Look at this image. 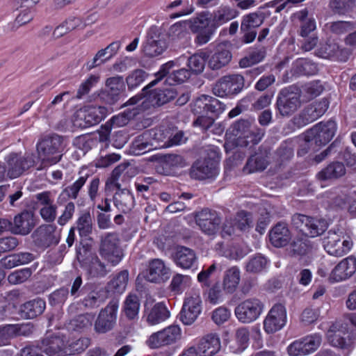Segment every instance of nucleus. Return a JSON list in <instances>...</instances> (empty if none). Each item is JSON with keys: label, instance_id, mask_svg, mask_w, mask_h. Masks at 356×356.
Wrapping results in <instances>:
<instances>
[{"label": "nucleus", "instance_id": "nucleus-1", "mask_svg": "<svg viewBox=\"0 0 356 356\" xmlns=\"http://www.w3.org/2000/svg\"><path fill=\"white\" fill-rule=\"evenodd\" d=\"M156 76L143 89L145 100L142 104L145 109L164 104L177 94L178 69L174 61L163 65Z\"/></svg>", "mask_w": 356, "mask_h": 356}, {"label": "nucleus", "instance_id": "nucleus-2", "mask_svg": "<svg viewBox=\"0 0 356 356\" xmlns=\"http://www.w3.org/2000/svg\"><path fill=\"white\" fill-rule=\"evenodd\" d=\"M236 10L227 6H221L213 13V18L210 19L204 13L200 14L197 17L189 20L179 21V28L184 26L193 33H197L195 41L199 44L208 42L218 27L236 17Z\"/></svg>", "mask_w": 356, "mask_h": 356}, {"label": "nucleus", "instance_id": "nucleus-3", "mask_svg": "<svg viewBox=\"0 0 356 356\" xmlns=\"http://www.w3.org/2000/svg\"><path fill=\"white\" fill-rule=\"evenodd\" d=\"M225 109V104L218 99L207 95H201L195 100L191 107L192 112L195 115H199L193 121V126L200 127L202 131H207Z\"/></svg>", "mask_w": 356, "mask_h": 356}, {"label": "nucleus", "instance_id": "nucleus-4", "mask_svg": "<svg viewBox=\"0 0 356 356\" xmlns=\"http://www.w3.org/2000/svg\"><path fill=\"white\" fill-rule=\"evenodd\" d=\"M64 149L62 137L52 135L43 138L37 145L40 159L44 165H51L58 163Z\"/></svg>", "mask_w": 356, "mask_h": 356}, {"label": "nucleus", "instance_id": "nucleus-5", "mask_svg": "<svg viewBox=\"0 0 356 356\" xmlns=\"http://www.w3.org/2000/svg\"><path fill=\"white\" fill-rule=\"evenodd\" d=\"M301 92L296 87L282 89L278 93L275 108L282 117L292 115L301 106Z\"/></svg>", "mask_w": 356, "mask_h": 356}, {"label": "nucleus", "instance_id": "nucleus-6", "mask_svg": "<svg viewBox=\"0 0 356 356\" xmlns=\"http://www.w3.org/2000/svg\"><path fill=\"white\" fill-rule=\"evenodd\" d=\"M207 156L204 159L197 160L190 168V175L197 179H205L216 175L218 173L217 151L209 148Z\"/></svg>", "mask_w": 356, "mask_h": 356}, {"label": "nucleus", "instance_id": "nucleus-7", "mask_svg": "<svg viewBox=\"0 0 356 356\" xmlns=\"http://www.w3.org/2000/svg\"><path fill=\"white\" fill-rule=\"evenodd\" d=\"M101 257L112 266L118 265L123 257L120 238L116 233H108L102 238L99 248Z\"/></svg>", "mask_w": 356, "mask_h": 356}, {"label": "nucleus", "instance_id": "nucleus-8", "mask_svg": "<svg viewBox=\"0 0 356 356\" xmlns=\"http://www.w3.org/2000/svg\"><path fill=\"white\" fill-rule=\"evenodd\" d=\"M166 48V43L161 38V29L156 26H152L147 31L145 40L141 45L143 56L154 58L161 55Z\"/></svg>", "mask_w": 356, "mask_h": 356}, {"label": "nucleus", "instance_id": "nucleus-9", "mask_svg": "<svg viewBox=\"0 0 356 356\" xmlns=\"http://www.w3.org/2000/svg\"><path fill=\"white\" fill-rule=\"evenodd\" d=\"M337 131V124L334 120L320 122L307 131V137L314 142L313 149L316 152L319 148L327 144Z\"/></svg>", "mask_w": 356, "mask_h": 356}, {"label": "nucleus", "instance_id": "nucleus-10", "mask_svg": "<svg viewBox=\"0 0 356 356\" xmlns=\"http://www.w3.org/2000/svg\"><path fill=\"white\" fill-rule=\"evenodd\" d=\"M5 161L6 176L10 179L20 177L34 165V160L31 156L14 152L7 155Z\"/></svg>", "mask_w": 356, "mask_h": 356}, {"label": "nucleus", "instance_id": "nucleus-11", "mask_svg": "<svg viewBox=\"0 0 356 356\" xmlns=\"http://www.w3.org/2000/svg\"><path fill=\"white\" fill-rule=\"evenodd\" d=\"M244 84V77L241 74L224 76L214 84L212 92L220 97L234 95L243 90Z\"/></svg>", "mask_w": 356, "mask_h": 356}, {"label": "nucleus", "instance_id": "nucleus-12", "mask_svg": "<svg viewBox=\"0 0 356 356\" xmlns=\"http://www.w3.org/2000/svg\"><path fill=\"white\" fill-rule=\"evenodd\" d=\"M263 302L258 298H248L241 302L235 308V315L238 320L243 323H250L256 321L264 309Z\"/></svg>", "mask_w": 356, "mask_h": 356}, {"label": "nucleus", "instance_id": "nucleus-13", "mask_svg": "<svg viewBox=\"0 0 356 356\" xmlns=\"http://www.w3.org/2000/svg\"><path fill=\"white\" fill-rule=\"evenodd\" d=\"M106 186L111 190H116L113 196V202L118 210L127 213L132 209L134 198L128 189L127 184L122 187L115 179H113L106 181Z\"/></svg>", "mask_w": 356, "mask_h": 356}, {"label": "nucleus", "instance_id": "nucleus-14", "mask_svg": "<svg viewBox=\"0 0 356 356\" xmlns=\"http://www.w3.org/2000/svg\"><path fill=\"white\" fill-rule=\"evenodd\" d=\"M328 107L329 101L323 98L307 106L298 116L293 118V122L298 127L305 126L322 116Z\"/></svg>", "mask_w": 356, "mask_h": 356}, {"label": "nucleus", "instance_id": "nucleus-15", "mask_svg": "<svg viewBox=\"0 0 356 356\" xmlns=\"http://www.w3.org/2000/svg\"><path fill=\"white\" fill-rule=\"evenodd\" d=\"M323 245L330 255L340 257L348 252L353 246V241L349 239L341 241V236L337 232L330 230L323 238Z\"/></svg>", "mask_w": 356, "mask_h": 356}, {"label": "nucleus", "instance_id": "nucleus-16", "mask_svg": "<svg viewBox=\"0 0 356 356\" xmlns=\"http://www.w3.org/2000/svg\"><path fill=\"white\" fill-rule=\"evenodd\" d=\"M197 225L202 232L208 235L215 234L219 229L221 217L214 210L204 208L195 216Z\"/></svg>", "mask_w": 356, "mask_h": 356}, {"label": "nucleus", "instance_id": "nucleus-17", "mask_svg": "<svg viewBox=\"0 0 356 356\" xmlns=\"http://www.w3.org/2000/svg\"><path fill=\"white\" fill-rule=\"evenodd\" d=\"M286 322L285 307L280 303L275 304L270 309L264 321V328L268 334L274 333L281 330Z\"/></svg>", "mask_w": 356, "mask_h": 356}, {"label": "nucleus", "instance_id": "nucleus-18", "mask_svg": "<svg viewBox=\"0 0 356 356\" xmlns=\"http://www.w3.org/2000/svg\"><path fill=\"white\" fill-rule=\"evenodd\" d=\"M118 308L116 302H111L100 311L94 325L97 332L106 333L113 328L116 323Z\"/></svg>", "mask_w": 356, "mask_h": 356}, {"label": "nucleus", "instance_id": "nucleus-19", "mask_svg": "<svg viewBox=\"0 0 356 356\" xmlns=\"http://www.w3.org/2000/svg\"><path fill=\"white\" fill-rule=\"evenodd\" d=\"M178 338V326L171 325L165 328L152 333L146 341V345L150 348H159L176 342Z\"/></svg>", "mask_w": 356, "mask_h": 356}, {"label": "nucleus", "instance_id": "nucleus-20", "mask_svg": "<svg viewBox=\"0 0 356 356\" xmlns=\"http://www.w3.org/2000/svg\"><path fill=\"white\" fill-rule=\"evenodd\" d=\"M346 327L340 326L339 324H332L327 332V338L329 343L334 346L341 349L348 348L352 346L355 339L353 333L345 332Z\"/></svg>", "mask_w": 356, "mask_h": 356}, {"label": "nucleus", "instance_id": "nucleus-21", "mask_svg": "<svg viewBox=\"0 0 356 356\" xmlns=\"http://www.w3.org/2000/svg\"><path fill=\"white\" fill-rule=\"evenodd\" d=\"M107 114L108 109L104 106H85L77 112V118L83 121V123H79V126L86 127L95 125L104 119Z\"/></svg>", "mask_w": 356, "mask_h": 356}, {"label": "nucleus", "instance_id": "nucleus-22", "mask_svg": "<svg viewBox=\"0 0 356 356\" xmlns=\"http://www.w3.org/2000/svg\"><path fill=\"white\" fill-rule=\"evenodd\" d=\"M356 272V258L348 257L341 260L332 270L329 280L331 282H339L349 279Z\"/></svg>", "mask_w": 356, "mask_h": 356}, {"label": "nucleus", "instance_id": "nucleus-23", "mask_svg": "<svg viewBox=\"0 0 356 356\" xmlns=\"http://www.w3.org/2000/svg\"><path fill=\"white\" fill-rule=\"evenodd\" d=\"M9 229L15 234L25 236L29 234L35 226L34 216L31 211H24L10 220Z\"/></svg>", "mask_w": 356, "mask_h": 356}, {"label": "nucleus", "instance_id": "nucleus-24", "mask_svg": "<svg viewBox=\"0 0 356 356\" xmlns=\"http://www.w3.org/2000/svg\"><path fill=\"white\" fill-rule=\"evenodd\" d=\"M35 243L40 248H46L59 242V234L56 227L51 225L40 227L33 235Z\"/></svg>", "mask_w": 356, "mask_h": 356}, {"label": "nucleus", "instance_id": "nucleus-25", "mask_svg": "<svg viewBox=\"0 0 356 356\" xmlns=\"http://www.w3.org/2000/svg\"><path fill=\"white\" fill-rule=\"evenodd\" d=\"M171 276L170 269L159 259L149 261L145 279L153 283H161L167 281Z\"/></svg>", "mask_w": 356, "mask_h": 356}, {"label": "nucleus", "instance_id": "nucleus-26", "mask_svg": "<svg viewBox=\"0 0 356 356\" xmlns=\"http://www.w3.org/2000/svg\"><path fill=\"white\" fill-rule=\"evenodd\" d=\"M315 54L321 58L343 62L346 61L349 56L346 49H341L337 43L330 41L321 44L316 50Z\"/></svg>", "mask_w": 356, "mask_h": 356}, {"label": "nucleus", "instance_id": "nucleus-27", "mask_svg": "<svg viewBox=\"0 0 356 356\" xmlns=\"http://www.w3.org/2000/svg\"><path fill=\"white\" fill-rule=\"evenodd\" d=\"M105 84L107 90L102 94L101 98L106 99L108 104H113L120 99V94L124 89L123 77L122 76L109 77L106 80Z\"/></svg>", "mask_w": 356, "mask_h": 356}, {"label": "nucleus", "instance_id": "nucleus-28", "mask_svg": "<svg viewBox=\"0 0 356 356\" xmlns=\"http://www.w3.org/2000/svg\"><path fill=\"white\" fill-rule=\"evenodd\" d=\"M269 240L275 248H282L288 245L292 234L288 225L283 222H277L269 232Z\"/></svg>", "mask_w": 356, "mask_h": 356}, {"label": "nucleus", "instance_id": "nucleus-29", "mask_svg": "<svg viewBox=\"0 0 356 356\" xmlns=\"http://www.w3.org/2000/svg\"><path fill=\"white\" fill-rule=\"evenodd\" d=\"M200 300L198 298L190 297L186 298L181 311L180 319L185 325H191L200 314Z\"/></svg>", "mask_w": 356, "mask_h": 356}, {"label": "nucleus", "instance_id": "nucleus-30", "mask_svg": "<svg viewBox=\"0 0 356 356\" xmlns=\"http://www.w3.org/2000/svg\"><path fill=\"white\" fill-rule=\"evenodd\" d=\"M220 340L216 334H207L197 344V356H213L220 350Z\"/></svg>", "mask_w": 356, "mask_h": 356}, {"label": "nucleus", "instance_id": "nucleus-31", "mask_svg": "<svg viewBox=\"0 0 356 356\" xmlns=\"http://www.w3.org/2000/svg\"><path fill=\"white\" fill-rule=\"evenodd\" d=\"M232 55L231 51L224 44H219L214 53L210 57L208 65L213 70H218L227 65L231 61Z\"/></svg>", "mask_w": 356, "mask_h": 356}, {"label": "nucleus", "instance_id": "nucleus-32", "mask_svg": "<svg viewBox=\"0 0 356 356\" xmlns=\"http://www.w3.org/2000/svg\"><path fill=\"white\" fill-rule=\"evenodd\" d=\"M78 259L81 264L82 268L90 277H100L107 274L105 265L97 256L90 255L83 260H81L80 256H78Z\"/></svg>", "mask_w": 356, "mask_h": 356}, {"label": "nucleus", "instance_id": "nucleus-33", "mask_svg": "<svg viewBox=\"0 0 356 356\" xmlns=\"http://www.w3.org/2000/svg\"><path fill=\"white\" fill-rule=\"evenodd\" d=\"M268 154L269 152L266 149L264 151L259 149V152H255L248 158L243 168V171L248 173L263 171L268 165Z\"/></svg>", "mask_w": 356, "mask_h": 356}, {"label": "nucleus", "instance_id": "nucleus-34", "mask_svg": "<svg viewBox=\"0 0 356 356\" xmlns=\"http://www.w3.org/2000/svg\"><path fill=\"white\" fill-rule=\"evenodd\" d=\"M241 280V272L237 266L227 268L222 276V289L226 293L236 291Z\"/></svg>", "mask_w": 356, "mask_h": 356}, {"label": "nucleus", "instance_id": "nucleus-35", "mask_svg": "<svg viewBox=\"0 0 356 356\" xmlns=\"http://www.w3.org/2000/svg\"><path fill=\"white\" fill-rule=\"evenodd\" d=\"M40 343L43 353L48 356L67 353L64 348V341L58 337H47Z\"/></svg>", "mask_w": 356, "mask_h": 356}, {"label": "nucleus", "instance_id": "nucleus-36", "mask_svg": "<svg viewBox=\"0 0 356 356\" xmlns=\"http://www.w3.org/2000/svg\"><path fill=\"white\" fill-rule=\"evenodd\" d=\"M346 174V168L343 163L334 161L330 163L325 168L322 169L318 174L319 180L326 181L337 179Z\"/></svg>", "mask_w": 356, "mask_h": 356}, {"label": "nucleus", "instance_id": "nucleus-37", "mask_svg": "<svg viewBox=\"0 0 356 356\" xmlns=\"http://www.w3.org/2000/svg\"><path fill=\"white\" fill-rule=\"evenodd\" d=\"M293 145L291 142L284 141L274 153V161L279 168L284 167L293 156Z\"/></svg>", "mask_w": 356, "mask_h": 356}, {"label": "nucleus", "instance_id": "nucleus-38", "mask_svg": "<svg viewBox=\"0 0 356 356\" xmlns=\"http://www.w3.org/2000/svg\"><path fill=\"white\" fill-rule=\"evenodd\" d=\"M291 74L293 76L314 75L318 72V67L316 63L307 58H298L293 63L291 68Z\"/></svg>", "mask_w": 356, "mask_h": 356}, {"label": "nucleus", "instance_id": "nucleus-39", "mask_svg": "<svg viewBox=\"0 0 356 356\" xmlns=\"http://www.w3.org/2000/svg\"><path fill=\"white\" fill-rule=\"evenodd\" d=\"M46 302L40 298L34 299L24 303L21 308L22 316L26 318H33L43 313Z\"/></svg>", "mask_w": 356, "mask_h": 356}, {"label": "nucleus", "instance_id": "nucleus-40", "mask_svg": "<svg viewBox=\"0 0 356 356\" xmlns=\"http://www.w3.org/2000/svg\"><path fill=\"white\" fill-rule=\"evenodd\" d=\"M170 317V312L166 306L159 302L155 304L147 315V322L149 325L159 324Z\"/></svg>", "mask_w": 356, "mask_h": 356}, {"label": "nucleus", "instance_id": "nucleus-41", "mask_svg": "<svg viewBox=\"0 0 356 356\" xmlns=\"http://www.w3.org/2000/svg\"><path fill=\"white\" fill-rule=\"evenodd\" d=\"M157 143H162L161 147L168 148L178 144L177 131H165L162 129L156 131L154 134H147Z\"/></svg>", "mask_w": 356, "mask_h": 356}, {"label": "nucleus", "instance_id": "nucleus-42", "mask_svg": "<svg viewBox=\"0 0 356 356\" xmlns=\"http://www.w3.org/2000/svg\"><path fill=\"white\" fill-rule=\"evenodd\" d=\"M95 316L92 314L86 313L79 315L70 320L67 329L70 330L81 331L92 326Z\"/></svg>", "mask_w": 356, "mask_h": 356}, {"label": "nucleus", "instance_id": "nucleus-43", "mask_svg": "<svg viewBox=\"0 0 356 356\" xmlns=\"http://www.w3.org/2000/svg\"><path fill=\"white\" fill-rule=\"evenodd\" d=\"M129 273L124 270L113 277L108 284L109 291L115 293H122L127 286Z\"/></svg>", "mask_w": 356, "mask_h": 356}, {"label": "nucleus", "instance_id": "nucleus-44", "mask_svg": "<svg viewBox=\"0 0 356 356\" xmlns=\"http://www.w3.org/2000/svg\"><path fill=\"white\" fill-rule=\"evenodd\" d=\"M268 260L261 254H256L252 257L245 265V270L250 273H259L264 270L268 265Z\"/></svg>", "mask_w": 356, "mask_h": 356}, {"label": "nucleus", "instance_id": "nucleus-45", "mask_svg": "<svg viewBox=\"0 0 356 356\" xmlns=\"http://www.w3.org/2000/svg\"><path fill=\"white\" fill-rule=\"evenodd\" d=\"M327 227L328 223L325 219L312 217L305 235L309 237H316L323 234Z\"/></svg>", "mask_w": 356, "mask_h": 356}, {"label": "nucleus", "instance_id": "nucleus-46", "mask_svg": "<svg viewBox=\"0 0 356 356\" xmlns=\"http://www.w3.org/2000/svg\"><path fill=\"white\" fill-rule=\"evenodd\" d=\"M253 121L252 119H240L234 122L227 131L232 136L245 138L248 136Z\"/></svg>", "mask_w": 356, "mask_h": 356}, {"label": "nucleus", "instance_id": "nucleus-47", "mask_svg": "<svg viewBox=\"0 0 356 356\" xmlns=\"http://www.w3.org/2000/svg\"><path fill=\"white\" fill-rule=\"evenodd\" d=\"M76 229L81 236H87L92 231V218L89 211H83L76 220Z\"/></svg>", "mask_w": 356, "mask_h": 356}, {"label": "nucleus", "instance_id": "nucleus-48", "mask_svg": "<svg viewBox=\"0 0 356 356\" xmlns=\"http://www.w3.org/2000/svg\"><path fill=\"white\" fill-rule=\"evenodd\" d=\"M209 57L206 52H202L200 54H194L186 58L182 57L187 62V65L190 70L195 74L201 73L205 65L206 59Z\"/></svg>", "mask_w": 356, "mask_h": 356}, {"label": "nucleus", "instance_id": "nucleus-49", "mask_svg": "<svg viewBox=\"0 0 356 356\" xmlns=\"http://www.w3.org/2000/svg\"><path fill=\"white\" fill-rule=\"evenodd\" d=\"M356 24L348 21H336L326 24L327 30L332 34L339 35L353 31Z\"/></svg>", "mask_w": 356, "mask_h": 356}, {"label": "nucleus", "instance_id": "nucleus-50", "mask_svg": "<svg viewBox=\"0 0 356 356\" xmlns=\"http://www.w3.org/2000/svg\"><path fill=\"white\" fill-rule=\"evenodd\" d=\"M140 309L138 298L136 295H129L124 302V312L129 319H134L138 316Z\"/></svg>", "mask_w": 356, "mask_h": 356}, {"label": "nucleus", "instance_id": "nucleus-51", "mask_svg": "<svg viewBox=\"0 0 356 356\" xmlns=\"http://www.w3.org/2000/svg\"><path fill=\"white\" fill-rule=\"evenodd\" d=\"M263 23V17L261 15L252 13L245 15L243 17L241 31H257V28L260 26Z\"/></svg>", "mask_w": 356, "mask_h": 356}, {"label": "nucleus", "instance_id": "nucleus-52", "mask_svg": "<svg viewBox=\"0 0 356 356\" xmlns=\"http://www.w3.org/2000/svg\"><path fill=\"white\" fill-rule=\"evenodd\" d=\"M147 74L141 69L131 71L126 77V83L129 90H134L140 86L145 80Z\"/></svg>", "mask_w": 356, "mask_h": 356}, {"label": "nucleus", "instance_id": "nucleus-53", "mask_svg": "<svg viewBox=\"0 0 356 356\" xmlns=\"http://www.w3.org/2000/svg\"><path fill=\"white\" fill-rule=\"evenodd\" d=\"M195 261L196 256L193 250L179 245V267L190 268Z\"/></svg>", "mask_w": 356, "mask_h": 356}, {"label": "nucleus", "instance_id": "nucleus-54", "mask_svg": "<svg viewBox=\"0 0 356 356\" xmlns=\"http://www.w3.org/2000/svg\"><path fill=\"white\" fill-rule=\"evenodd\" d=\"M310 247L306 241L302 238L293 240L287 249L289 254L293 257L303 256L307 254Z\"/></svg>", "mask_w": 356, "mask_h": 356}, {"label": "nucleus", "instance_id": "nucleus-55", "mask_svg": "<svg viewBox=\"0 0 356 356\" xmlns=\"http://www.w3.org/2000/svg\"><path fill=\"white\" fill-rule=\"evenodd\" d=\"M355 1V0H331L330 7L333 13L345 15L353 9Z\"/></svg>", "mask_w": 356, "mask_h": 356}, {"label": "nucleus", "instance_id": "nucleus-56", "mask_svg": "<svg viewBox=\"0 0 356 356\" xmlns=\"http://www.w3.org/2000/svg\"><path fill=\"white\" fill-rule=\"evenodd\" d=\"M252 225V214L245 211L237 213L234 218V227L241 230L246 231Z\"/></svg>", "mask_w": 356, "mask_h": 356}, {"label": "nucleus", "instance_id": "nucleus-57", "mask_svg": "<svg viewBox=\"0 0 356 356\" xmlns=\"http://www.w3.org/2000/svg\"><path fill=\"white\" fill-rule=\"evenodd\" d=\"M147 134H144L138 136L132 143L131 151L134 154H143L152 149V145L148 142L144 141V138Z\"/></svg>", "mask_w": 356, "mask_h": 356}, {"label": "nucleus", "instance_id": "nucleus-58", "mask_svg": "<svg viewBox=\"0 0 356 356\" xmlns=\"http://www.w3.org/2000/svg\"><path fill=\"white\" fill-rule=\"evenodd\" d=\"M301 339L304 343L305 348L306 349L307 354H310L316 350L322 341L321 336L317 333L307 335L301 338Z\"/></svg>", "mask_w": 356, "mask_h": 356}, {"label": "nucleus", "instance_id": "nucleus-59", "mask_svg": "<svg viewBox=\"0 0 356 356\" xmlns=\"http://www.w3.org/2000/svg\"><path fill=\"white\" fill-rule=\"evenodd\" d=\"M100 76L98 74H90L88 78L81 84L77 93L76 98L81 99L83 96L88 94L91 89V88L94 87L99 81Z\"/></svg>", "mask_w": 356, "mask_h": 356}, {"label": "nucleus", "instance_id": "nucleus-60", "mask_svg": "<svg viewBox=\"0 0 356 356\" xmlns=\"http://www.w3.org/2000/svg\"><path fill=\"white\" fill-rule=\"evenodd\" d=\"M161 248L166 252H172V254L178 253L177 237L176 234L163 236L161 238Z\"/></svg>", "mask_w": 356, "mask_h": 356}, {"label": "nucleus", "instance_id": "nucleus-61", "mask_svg": "<svg viewBox=\"0 0 356 356\" xmlns=\"http://www.w3.org/2000/svg\"><path fill=\"white\" fill-rule=\"evenodd\" d=\"M88 175L80 177L72 185L66 187L64 192L72 199H76L78 197L79 192L86 184Z\"/></svg>", "mask_w": 356, "mask_h": 356}, {"label": "nucleus", "instance_id": "nucleus-62", "mask_svg": "<svg viewBox=\"0 0 356 356\" xmlns=\"http://www.w3.org/2000/svg\"><path fill=\"white\" fill-rule=\"evenodd\" d=\"M216 269L217 264L214 262L207 268H203L197 275V281L201 284L202 287L209 288L211 286V282L210 277Z\"/></svg>", "mask_w": 356, "mask_h": 356}, {"label": "nucleus", "instance_id": "nucleus-63", "mask_svg": "<svg viewBox=\"0 0 356 356\" xmlns=\"http://www.w3.org/2000/svg\"><path fill=\"white\" fill-rule=\"evenodd\" d=\"M312 216H306L301 213H295L291 217V222L293 225L305 235L306 228L308 227L309 223L311 222Z\"/></svg>", "mask_w": 356, "mask_h": 356}, {"label": "nucleus", "instance_id": "nucleus-64", "mask_svg": "<svg viewBox=\"0 0 356 356\" xmlns=\"http://www.w3.org/2000/svg\"><path fill=\"white\" fill-rule=\"evenodd\" d=\"M30 268H25L19 270H16L8 275V282L13 284L22 283L28 280L31 275Z\"/></svg>", "mask_w": 356, "mask_h": 356}]
</instances>
